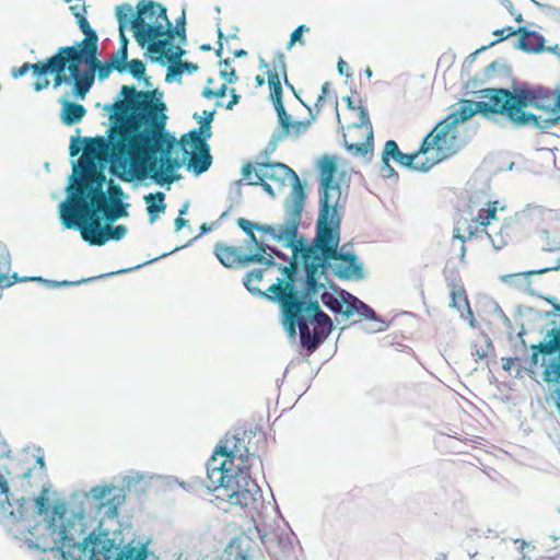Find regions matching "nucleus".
Here are the masks:
<instances>
[{
  "label": "nucleus",
  "mask_w": 560,
  "mask_h": 560,
  "mask_svg": "<svg viewBox=\"0 0 560 560\" xmlns=\"http://www.w3.org/2000/svg\"><path fill=\"white\" fill-rule=\"evenodd\" d=\"M67 69L70 72L68 78L70 81L73 80V95L78 98H84L89 93L95 80V71H97L98 79L104 80L114 70L108 61L101 62L97 59V54L92 59L89 54H84L81 57V63L75 66V70L72 61L68 62Z\"/></svg>",
  "instance_id": "obj_13"
},
{
  "label": "nucleus",
  "mask_w": 560,
  "mask_h": 560,
  "mask_svg": "<svg viewBox=\"0 0 560 560\" xmlns=\"http://www.w3.org/2000/svg\"><path fill=\"white\" fill-rule=\"evenodd\" d=\"M66 67L63 60L57 54L47 58L44 61L36 63L25 62L20 67L13 68L11 75L14 79L23 77L27 71L32 70L33 74L37 78L33 88L36 92L47 89L50 81L46 78L48 73L54 74V88H58L63 83H70V79L66 75Z\"/></svg>",
  "instance_id": "obj_15"
},
{
  "label": "nucleus",
  "mask_w": 560,
  "mask_h": 560,
  "mask_svg": "<svg viewBox=\"0 0 560 560\" xmlns=\"http://www.w3.org/2000/svg\"><path fill=\"white\" fill-rule=\"evenodd\" d=\"M323 304L334 313H341L342 300L340 301L330 292H324L320 295Z\"/></svg>",
  "instance_id": "obj_40"
},
{
  "label": "nucleus",
  "mask_w": 560,
  "mask_h": 560,
  "mask_svg": "<svg viewBox=\"0 0 560 560\" xmlns=\"http://www.w3.org/2000/svg\"><path fill=\"white\" fill-rule=\"evenodd\" d=\"M518 95L523 96L524 109L533 107L544 110L547 114L546 118L535 115L536 122H530L529 126L537 129H548L560 121V92L545 88V86H522L516 88Z\"/></svg>",
  "instance_id": "obj_11"
},
{
  "label": "nucleus",
  "mask_w": 560,
  "mask_h": 560,
  "mask_svg": "<svg viewBox=\"0 0 560 560\" xmlns=\"http://www.w3.org/2000/svg\"><path fill=\"white\" fill-rule=\"evenodd\" d=\"M520 34V48L528 52H536L541 49L544 44V37L541 35H539L536 32L527 31L525 28H522V32Z\"/></svg>",
  "instance_id": "obj_26"
},
{
  "label": "nucleus",
  "mask_w": 560,
  "mask_h": 560,
  "mask_svg": "<svg viewBox=\"0 0 560 560\" xmlns=\"http://www.w3.org/2000/svg\"><path fill=\"white\" fill-rule=\"evenodd\" d=\"M497 212L498 201L488 202L486 208H482L478 211L475 221L478 224V229L481 228L482 231L486 232L492 245L500 249L508 243L511 234L509 232L508 225L501 226L500 232L497 235H492L491 232L487 231V226L490 225L491 221L497 219Z\"/></svg>",
  "instance_id": "obj_22"
},
{
  "label": "nucleus",
  "mask_w": 560,
  "mask_h": 560,
  "mask_svg": "<svg viewBox=\"0 0 560 560\" xmlns=\"http://www.w3.org/2000/svg\"><path fill=\"white\" fill-rule=\"evenodd\" d=\"M451 156L450 151L440 145L434 135L430 131L422 140L420 148L412 153L399 155L398 164L427 172L434 165Z\"/></svg>",
  "instance_id": "obj_16"
},
{
  "label": "nucleus",
  "mask_w": 560,
  "mask_h": 560,
  "mask_svg": "<svg viewBox=\"0 0 560 560\" xmlns=\"http://www.w3.org/2000/svg\"><path fill=\"white\" fill-rule=\"evenodd\" d=\"M478 233L479 229L475 219L460 218L454 226L453 240H458L464 243L466 240L471 238Z\"/></svg>",
  "instance_id": "obj_24"
},
{
  "label": "nucleus",
  "mask_w": 560,
  "mask_h": 560,
  "mask_svg": "<svg viewBox=\"0 0 560 560\" xmlns=\"http://www.w3.org/2000/svg\"><path fill=\"white\" fill-rule=\"evenodd\" d=\"M226 552V560H250V557L240 546H231Z\"/></svg>",
  "instance_id": "obj_44"
},
{
  "label": "nucleus",
  "mask_w": 560,
  "mask_h": 560,
  "mask_svg": "<svg viewBox=\"0 0 560 560\" xmlns=\"http://www.w3.org/2000/svg\"><path fill=\"white\" fill-rule=\"evenodd\" d=\"M237 225L238 228H241L249 237V242L255 245L257 252L256 253H261L262 255H265L267 253V249H268V246L265 245L264 243H260L256 235L254 234L253 232V229H256V230H259L261 232H264L261 230V228H264L265 225H258V224H254L252 222H249L248 220L244 219V218H238L237 219Z\"/></svg>",
  "instance_id": "obj_30"
},
{
  "label": "nucleus",
  "mask_w": 560,
  "mask_h": 560,
  "mask_svg": "<svg viewBox=\"0 0 560 560\" xmlns=\"http://www.w3.org/2000/svg\"><path fill=\"white\" fill-rule=\"evenodd\" d=\"M545 270H539V271H527V272H521V273H517L516 276H522L524 278H529L530 276H534V275H539V273H542Z\"/></svg>",
  "instance_id": "obj_59"
},
{
  "label": "nucleus",
  "mask_w": 560,
  "mask_h": 560,
  "mask_svg": "<svg viewBox=\"0 0 560 560\" xmlns=\"http://www.w3.org/2000/svg\"><path fill=\"white\" fill-rule=\"evenodd\" d=\"M128 69L133 78L140 79L144 77L145 65L140 59H132L128 63Z\"/></svg>",
  "instance_id": "obj_42"
},
{
  "label": "nucleus",
  "mask_w": 560,
  "mask_h": 560,
  "mask_svg": "<svg viewBox=\"0 0 560 560\" xmlns=\"http://www.w3.org/2000/svg\"><path fill=\"white\" fill-rule=\"evenodd\" d=\"M295 43H299L301 45L305 44L304 39L302 38V34L298 30H294L292 32L291 37H290V42L288 44V49H290Z\"/></svg>",
  "instance_id": "obj_50"
},
{
  "label": "nucleus",
  "mask_w": 560,
  "mask_h": 560,
  "mask_svg": "<svg viewBox=\"0 0 560 560\" xmlns=\"http://www.w3.org/2000/svg\"><path fill=\"white\" fill-rule=\"evenodd\" d=\"M521 32H522V28L515 30L512 26H506V27H503L501 30H495L493 32V34L495 36H498L499 38L497 40H494L493 43H491V45H494L495 43H499V42H501L503 39H506V38H509V37H511L513 35H516V34H518Z\"/></svg>",
  "instance_id": "obj_43"
},
{
  "label": "nucleus",
  "mask_w": 560,
  "mask_h": 560,
  "mask_svg": "<svg viewBox=\"0 0 560 560\" xmlns=\"http://www.w3.org/2000/svg\"><path fill=\"white\" fill-rule=\"evenodd\" d=\"M12 282L7 279L5 276L0 277V285L1 287H9Z\"/></svg>",
  "instance_id": "obj_60"
},
{
  "label": "nucleus",
  "mask_w": 560,
  "mask_h": 560,
  "mask_svg": "<svg viewBox=\"0 0 560 560\" xmlns=\"http://www.w3.org/2000/svg\"><path fill=\"white\" fill-rule=\"evenodd\" d=\"M70 10L77 20L84 18L86 14V7L84 4H73L70 7Z\"/></svg>",
  "instance_id": "obj_49"
},
{
  "label": "nucleus",
  "mask_w": 560,
  "mask_h": 560,
  "mask_svg": "<svg viewBox=\"0 0 560 560\" xmlns=\"http://www.w3.org/2000/svg\"><path fill=\"white\" fill-rule=\"evenodd\" d=\"M256 529L261 544L271 557L280 559L292 550L293 545L291 537L283 533V530L279 528L262 530L258 526Z\"/></svg>",
  "instance_id": "obj_21"
},
{
  "label": "nucleus",
  "mask_w": 560,
  "mask_h": 560,
  "mask_svg": "<svg viewBox=\"0 0 560 560\" xmlns=\"http://www.w3.org/2000/svg\"><path fill=\"white\" fill-rule=\"evenodd\" d=\"M203 114L206 115V117L201 121L200 129H202L205 131H211L210 130V125H211V121L213 119V114L214 113L213 112H210V113L203 112Z\"/></svg>",
  "instance_id": "obj_51"
},
{
  "label": "nucleus",
  "mask_w": 560,
  "mask_h": 560,
  "mask_svg": "<svg viewBox=\"0 0 560 560\" xmlns=\"http://www.w3.org/2000/svg\"><path fill=\"white\" fill-rule=\"evenodd\" d=\"M259 185L264 188V190L266 192H268L270 196L275 197V191H273L271 185L269 183H267V180L261 182V184H259Z\"/></svg>",
  "instance_id": "obj_58"
},
{
  "label": "nucleus",
  "mask_w": 560,
  "mask_h": 560,
  "mask_svg": "<svg viewBox=\"0 0 560 560\" xmlns=\"http://www.w3.org/2000/svg\"><path fill=\"white\" fill-rule=\"evenodd\" d=\"M212 162L210 149L199 150L198 153H194L189 159L188 168H191L197 175L206 172Z\"/></svg>",
  "instance_id": "obj_29"
},
{
  "label": "nucleus",
  "mask_w": 560,
  "mask_h": 560,
  "mask_svg": "<svg viewBox=\"0 0 560 560\" xmlns=\"http://www.w3.org/2000/svg\"><path fill=\"white\" fill-rule=\"evenodd\" d=\"M156 91L141 94L147 101L143 128L140 129L137 149V166L140 174L131 168L129 182L132 179L144 180L151 178L160 186L170 185L179 179L175 172L180 167V162L172 158L171 151L174 140L164 133L166 116L165 104L155 97Z\"/></svg>",
  "instance_id": "obj_4"
},
{
  "label": "nucleus",
  "mask_w": 560,
  "mask_h": 560,
  "mask_svg": "<svg viewBox=\"0 0 560 560\" xmlns=\"http://www.w3.org/2000/svg\"><path fill=\"white\" fill-rule=\"evenodd\" d=\"M48 491L43 490L39 495L35 499V506H36V513L39 516H44L46 521V529H47V536H38L35 537V546L37 549H40L42 551H52L55 549H60L57 546V537L65 534V529L60 528L57 530L58 523H62L63 518L66 516V506L63 503H56L54 504L51 511L48 509Z\"/></svg>",
  "instance_id": "obj_14"
},
{
  "label": "nucleus",
  "mask_w": 560,
  "mask_h": 560,
  "mask_svg": "<svg viewBox=\"0 0 560 560\" xmlns=\"http://www.w3.org/2000/svg\"><path fill=\"white\" fill-rule=\"evenodd\" d=\"M180 63V67L184 71H189V72H192V71H196L198 69V66L196 63H192V62H183V61H179Z\"/></svg>",
  "instance_id": "obj_55"
},
{
  "label": "nucleus",
  "mask_w": 560,
  "mask_h": 560,
  "mask_svg": "<svg viewBox=\"0 0 560 560\" xmlns=\"http://www.w3.org/2000/svg\"><path fill=\"white\" fill-rule=\"evenodd\" d=\"M189 140L192 147L199 151L202 149H209L207 140L211 137V131H205L202 129H195L188 133Z\"/></svg>",
  "instance_id": "obj_35"
},
{
  "label": "nucleus",
  "mask_w": 560,
  "mask_h": 560,
  "mask_svg": "<svg viewBox=\"0 0 560 560\" xmlns=\"http://www.w3.org/2000/svg\"><path fill=\"white\" fill-rule=\"evenodd\" d=\"M255 81L258 86H261L265 83V78L262 75H257Z\"/></svg>",
  "instance_id": "obj_62"
},
{
  "label": "nucleus",
  "mask_w": 560,
  "mask_h": 560,
  "mask_svg": "<svg viewBox=\"0 0 560 560\" xmlns=\"http://www.w3.org/2000/svg\"><path fill=\"white\" fill-rule=\"evenodd\" d=\"M359 122L350 124L343 131V145L353 156H366L369 160L373 150V129L369 114L364 107H359Z\"/></svg>",
  "instance_id": "obj_17"
},
{
  "label": "nucleus",
  "mask_w": 560,
  "mask_h": 560,
  "mask_svg": "<svg viewBox=\"0 0 560 560\" xmlns=\"http://www.w3.org/2000/svg\"><path fill=\"white\" fill-rule=\"evenodd\" d=\"M222 68L220 70L221 77L226 81V83H234L237 81V75L235 69L231 66L228 59L221 62Z\"/></svg>",
  "instance_id": "obj_41"
},
{
  "label": "nucleus",
  "mask_w": 560,
  "mask_h": 560,
  "mask_svg": "<svg viewBox=\"0 0 560 560\" xmlns=\"http://www.w3.org/2000/svg\"><path fill=\"white\" fill-rule=\"evenodd\" d=\"M287 121H288V126H281L282 128V131L284 132V135H294V136H300L301 133L305 132L311 122L310 121H291L290 119V116L289 114L287 113Z\"/></svg>",
  "instance_id": "obj_38"
},
{
  "label": "nucleus",
  "mask_w": 560,
  "mask_h": 560,
  "mask_svg": "<svg viewBox=\"0 0 560 560\" xmlns=\"http://www.w3.org/2000/svg\"><path fill=\"white\" fill-rule=\"evenodd\" d=\"M231 93V101L226 104L228 109H232L235 104L240 101V95L236 94L235 89L230 90Z\"/></svg>",
  "instance_id": "obj_53"
},
{
  "label": "nucleus",
  "mask_w": 560,
  "mask_h": 560,
  "mask_svg": "<svg viewBox=\"0 0 560 560\" xmlns=\"http://www.w3.org/2000/svg\"><path fill=\"white\" fill-rule=\"evenodd\" d=\"M214 254L219 261L228 268L238 266H246L253 262L262 264L266 266L275 265L273 257L268 254L267 256L261 253L245 255L240 247L230 246L224 243H217L214 246Z\"/></svg>",
  "instance_id": "obj_20"
},
{
  "label": "nucleus",
  "mask_w": 560,
  "mask_h": 560,
  "mask_svg": "<svg viewBox=\"0 0 560 560\" xmlns=\"http://www.w3.org/2000/svg\"><path fill=\"white\" fill-rule=\"evenodd\" d=\"M346 102H347L348 108L359 112V107L360 106H354L353 103H352L351 97H347Z\"/></svg>",
  "instance_id": "obj_61"
},
{
  "label": "nucleus",
  "mask_w": 560,
  "mask_h": 560,
  "mask_svg": "<svg viewBox=\"0 0 560 560\" xmlns=\"http://www.w3.org/2000/svg\"><path fill=\"white\" fill-rule=\"evenodd\" d=\"M130 28L138 45L147 47L154 61H168L179 59L184 50L174 46L172 40L175 35L185 39V13L177 20L173 27L166 15V9L152 0H140L137 4V14L130 18Z\"/></svg>",
  "instance_id": "obj_6"
},
{
  "label": "nucleus",
  "mask_w": 560,
  "mask_h": 560,
  "mask_svg": "<svg viewBox=\"0 0 560 560\" xmlns=\"http://www.w3.org/2000/svg\"><path fill=\"white\" fill-rule=\"evenodd\" d=\"M355 302H361L358 298L348 292H342V310L341 314L349 318L359 312V305Z\"/></svg>",
  "instance_id": "obj_36"
},
{
  "label": "nucleus",
  "mask_w": 560,
  "mask_h": 560,
  "mask_svg": "<svg viewBox=\"0 0 560 560\" xmlns=\"http://www.w3.org/2000/svg\"><path fill=\"white\" fill-rule=\"evenodd\" d=\"M516 359L514 358H502V368L505 371H511L512 366L514 365Z\"/></svg>",
  "instance_id": "obj_54"
},
{
  "label": "nucleus",
  "mask_w": 560,
  "mask_h": 560,
  "mask_svg": "<svg viewBox=\"0 0 560 560\" xmlns=\"http://www.w3.org/2000/svg\"><path fill=\"white\" fill-rule=\"evenodd\" d=\"M147 556L148 551L145 546L139 548L127 546L121 549L115 560H145Z\"/></svg>",
  "instance_id": "obj_33"
},
{
  "label": "nucleus",
  "mask_w": 560,
  "mask_h": 560,
  "mask_svg": "<svg viewBox=\"0 0 560 560\" xmlns=\"http://www.w3.org/2000/svg\"><path fill=\"white\" fill-rule=\"evenodd\" d=\"M226 90H228L226 83H223L222 85L217 88V86H214V79L210 78L207 81V85L202 92V95L209 100L218 98V97L224 96L226 93Z\"/></svg>",
  "instance_id": "obj_39"
},
{
  "label": "nucleus",
  "mask_w": 560,
  "mask_h": 560,
  "mask_svg": "<svg viewBox=\"0 0 560 560\" xmlns=\"http://www.w3.org/2000/svg\"><path fill=\"white\" fill-rule=\"evenodd\" d=\"M10 259L9 250L3 242L0 241V264H8Z\"/></svg>",
  "instance_id": "obj_52"
},
{
  "label": "nucleus",
  "mask_w": 560,
  "mask_h": 560,
  "mask_svg": "<svg viewBox=\"0 0 560 560\" xmlns=\"http://www.w3.org/2000/svg\"><path fill=\"white\" fill-rule=\"evenodd\" d=\"M122 196H124V191L119 185H112L109 187L108 200H121Z\"/></svg>",
  "instance_id": "obj_48"
},
{
  "label": "nucleus",
  "mask_w": 560,
  "mask_h": 560,
  "mask_svg": "<svg viewBox=\"0 0 560 560\" xmlns=\"http://www.w3.org/2000/svg\"><path fill=\"white\" fill-rule=\"evenodd\" d=\"M72 201L66 210H60L61 222L67 229H78L89 244L102 246L109 240L119 241L126 235L125 225H102L101 217L95 215L88 201L80 196L72 198Z\"/></svg>",
  "instance_id": "obj_9"
},
{
  "label": "nucleus",
  "mask_w": 560,
  "mask_h": 560,
  "mask_svg": "<svg viewBox=\"0 0 560 560\" xmlns=\"http://www.w3.org/2000/svg\"><path fill=\"white\" fill-rule=\"evenodd\" d=\"M127 58H128L127 48L125 46H120V48L110 57L108 62L110 63V66L114 70H117L118 72H122L126 70V67H127Z\"/></svg>",
  "instance_id": "obj_37"
},
{
  "label": "nucleus",
  "mask_w": 560,
  "mask_h": 560,
  "mask_svg": "<svg viewBox=\"0 0 560 560\" xmlns=\"http://www.w3.org/2000/svg\"><path fill=\"white\" fill-rule=\"evenodd\" d=\"M401 151L398 148V144L394 140H388L385 143L383 154H382V163L385 168H387L390 173L394 171L389 164L390 159L395 162H398L399 155Z\"/></svg>",
  "instance_id": "obj_32"
},
{
  "label": "nucleus",
  "mask_w": 560,
  "mask_h": 560,
  "mask_svg": "<svg viewBox=\"0 0 560 560\" xmlns=\"http://www.w3.org/2000/svg\"><path fill=\"white\" fill-rule=\"evenodd\" d=\"M328 88H329L328 82H325V83L322 85V94L317 97L316 106H318L320 103H323V102H324V95L327 93Z\"/></svg>",
  "instance_id": "obj_56"
},
{
  "label": "nucleus",
  "mask_w": 560,
  "mask_h": 560,
  "mask_svg": "<svg viewBox=\"0 0 560 560\" xmlns=\"http://www.w3.org/2000/svg\"><path fill=\"white\" fill-rule=\"evenodd\" d=\"M472 558H474L475 560H493V558L488 557V556H482V557H479V558H478V557H477V555H474V556H472Z\"/></svg>",
  "instance_id": "obj_64"
},
{
  "label": "nucleus",
  "mask_w": 560,
  "mask_h": 560,
  "mask_svg": "<svg viewBox=\"0 0 560 560\" xmlns=\"http://www.w3.org/2000/svg\"><path fill=\"white\" fill-rule=\"evenodd\" d=\"M106 176L93 161H83L81 163V177L75 179L74 185L68 195L66 201L60 206V210H66L67 206L72 205V198L80 196L95 215L103 213L108 223L127 217V205L122 200H108V196L103 190Z\"/></svg>",
  "instance_id": "obj_8"
},
{
  "label": "nucleus",
  "mask_w": 560,
  "mask_h": 560,
  "mask_svg": "<svg viewBox=\"0 0 560 560\" xmlns=\"http://www.w3.org/2000/svg\"><path fill=\"white\" fill-rule=\"evenodd\" d=\"M340 218L317 221L316 247L302 249L305 282L296 284L298 265L293 260L281 271L283 279L271 284L264 296L280 307L282 324L291 336L300 330L302 347L313 351L330 334L332 322L318 304L316 295L324 284L319 282L325 271V260L332 259V269L340 279H360L362 266L353 254L338 253Z\"/></svg>",
  "instance_id": "obj_1"
},
{
  "label": "nucleus",
  "mask_w": 560,
  "mask_h": 560,
  "mask_svg": "<svg viewBox=\"0 0 560 560\" xmlns=\"http://www.w3.org/2000/svg\"><path fill=\"white\" fill-rule=\"evenodd\" d=\"M267 82L269 86V100L272 102L275 110L278 115L279 125L288 126L287 110L282 102V84L281 79L284 80L285 84L294 91L292 84L289 83L287 78V67L283 57L280 56L278 62H275L271 68H268Z\"/></svg>",
  "instance_id": "obj_19"
},
{
  "label": "nucleus",
  "mask_w": 560,
  "mask_h": 560,
  "mask_svg": "<svg viewBox=\"0 0 560 560\" xmlns=\"http://www.w3.org/2000/svg\"><path fill=\"white\" fill-rule=\"evenodd\" d=\"M9 487L4 478L0 475V494H7Z\"/></svg>",
  "instance_id": "obj_57"
},
{
  "label": "nucleus",
  "mask_w": 560,
  "mask_h": 560,
  "mask_svg": "<svg viewBox=\"0 0 560 560\" xmlns=\"http://www.w3.org/2000/svg\"><path fill=\"white\" fill-rule=\"evenodd\" d=\"M295 30L300 31V33L303 34L304 32H308L310 27H307L306 25L302 24L299 27H296Z\"/></svg>",
  "instance_id": "obj_63"
},
{
  "label": "nucleus",
  "mask_w": 560,
  "mask_h": 560,
  "mask_svg": "<svg viewBox=\"0 0 560 560\" xmlns=\"http://www.w3.org/2000/svg\"><path fill=\"white\" fill-rule=\"evenodd\" d=\"M175 60L176 59L171 61L172 65L167 69V73H166V78H165L166 81H171L174 77L180 75L184 72V70L180 67L179 61L175 63Z\"/></svg>",
  "instance_id": "obj_47"
},
{
  "label": "nucleus",
  "mask_w": 560,
  "mask_h": 560,
  "mask_svg": "<svg viewBox=\"0 0 560 560\" xmlns=\"http://www.w3.org/2000/svg\"><path fill=\"white\" fill-rule=\"evenodd\" d=\"M254 459L244 436L225 434L207 464L210 483L218 490L217 499L243 511L257 508L261 491L249 474Z\"/></svg>",
  "instance_id": "obj_3"
},
{
  "label": "nucleus",
  "mask_w": 560,
  "mask_h": 560,
  "mask_svg": "<svg viewBox=\"0 0 560 560\" xmlns=\"http://www.w3.org/2000/svg\"><path fill=\"white\" fill-rule=\"evenodd\" d=\"M62 108L60 113L61 120L65 125L71 126L81 121L85 116L86 109L83 105L70 101H61Z\"/></svg>",
  "instance_id": "obj_23"
},
{
  "label": "nucleus",
  "mask_w": 560,
  "mask_h": 560,
  "mask_svg": "<svg viewBox=\"0 0 560 560\" xmlns=\"http://www.w3.org/2000/svg\"><path fill=\"white\" fill-rule=\"evenodd\" d=\"M481 101H462L459 108L440 121L431 132L440 145L454 153L453 145L456 139V126L480 113L483 116H504L514 127H527L536 122L535 114L524 110L523 96L518 95L516 88L508 89H483L479 92Z\"/></svg>",
  "instance_id": "obj_5"
},
{
  "label": "nucleus",
  "mask_w": 560,
  "mask_h": 560,
  "mask_svg": "<svg viewBox=\"0 0 560 560\" xmlns=\"http://www.w3.org/2000/svg\"><path fill=\"white\" fill-rule=\"evenodd\" d=\"M187 210H188V203L186 202L180 208L179 215L174 221V226H175L176 232L180 231L183 228H185L187 225L188 221L183 218V215L187 213Z\"/></svg>",
  "instance_id": "obj_45"
},
{
  "label": "nucleus",
  "mask_w": 560,
  "mask_h": 560,
  "mask_svg": "<svg viewBox=\"0 0 560 560\" xmlns=\"http://www.w3.org/2000/svg\"><path fill=\"white\" fill-rule=\"evenodd\" d=\"M132 16V7L129 3H122L116 8V18L119 25V36L121 46L127 48L128 39L125 36V30L130 25V18Z\"/></svg>",
  "instance_id": "obj_28"
},
{
  "label": "nucleus",
  "mask_w": 560,
  "mask_h": 560,
  "mask_svg": "<svg viewBox=\"0 0 560 560\" xmlns=\"http://www.w3.org/2000/svg\"><path fill=\"white\" fill-rule=\"evenodd\" d=\"M450 305L460 313H463L465 310H469V302L466 295V291L462 285L452 284Z\"/></svg>",
  "instance_id": "obj_31"
},
{
  "label": "nucleus",
  "mask_w": 560,
  "mask_h": 560,
  "mask_svg": "<svg viewBox=\"0 0 560 560\" xmlns=\"http://www.w3.org/2000/svg\"><path fill=\"white\" fill-rule=\"evenodd\" d=\"M77 23H78L81 32L85 36L84 39L73 46L60 47L56 52L59 56V58L61 57V59L63 60V65L66 68L68 66V62L72 61V66H73L74 70H75V66L78 63H81V57L84 54H89L90 59L94 58V55L97 54V43H98V37H97L96 33L92 30V27L85 16L78 19Z\"/></svg>",
  "instance_id": "obj_18"
},
{
  "label": "nucleus",
  "mask_w": 560,
  "mask_h": 560,
  "mask_svg": "<svg viewBox=\"0 0 560 560\" xmlns=\"http://www.w3.org/2000/svg\"><path fill=\"white\" fill-rule=\"evenodd\" d=\"M355 303L359 305L358 314L361 317L366 318V319L375 318V312L369 305H366L362 301L361 302H355Z\"/></svg>",
  "instance_id": "obj_46"
},
{
  "label": "nucleus",
  "mask_w": 560,
  "mask_h": 560,
  "mask_svg": "<svg viewBox=\"0 0 560 560\" xmlns=\"http://www.w3.org/2000/svg\"><path fill=\"white\" fill-rule=\"evenodd\" d=\"M261 166L265 180H270L280 187H283L288 180L292 185L290 198L285 203L287 218L284 223L278 226H264L261 230L277 242L282 243L285 247L292 248L295 255L298 252L295 244L298 229L301 223L302 210L306 197L303 185L298 174L288 165L270 163L267 153L262 154Z\"/></svg>",
  "instance_id": "obj_7"
},
{
  "label": "nucleus",
  "mask_w": 560,
  "mask_h": 560,
  "mask_svg": "<svg viewBox=\"0 0 560 560\" xmlns=\"http://www.w3.org/2000/svg\"><path fill=\"white\" fill-rule=\"evenodd\" d=\"M149 92L138 91L133 85L121 86L120 94L124 100L113 105L114 113L110 115L112 126L107 139L85 138L84 155L92 159H83L80 163L94 162L95 159L103 161L108 155L112 172L118 174L121 180L129 182L131 168L136 174H140V168L137 166L138 138L140 129L143 128L148 101L141 94H149ZM79 167L81 168V164Z\"/></svg>",
  "instance_id": "obj_2"
},
{
  "label": "nucleus",
  "mask_w": 560,
  "mask_h": 560,
  "mask_svg": "<svg viewBox=\"0 0 560 560\" xmlns=\"http://www.w3.org/2000/svg\"><path fill=\"white\" fill-rule=\"evenodd\" d=\"M144 200L147 203V212L149 214L150 222L153 223L159 213H163L166 209L165 194L162 191H158L155 194H149L144 196Z\"/></svg>",
  "instance_id": "obj_25"
},
{
  "label": "nucleus",
  "mask_w": 560,
  "mask_h": 560,
  "mask_svg": "<svg viewBox=\"0 0 560 560\" xmlns=\"http://www.w3.org/2000/svg\"><path fill=\"white\" fill-rule=\"evenodd\" d=\"M264 270L261 269H255L249 271L245 279H244V285L246 289L253 293H262L259 284L264 278Z\"/></svg>",
  "instance_id": "obj_34"
},
{
  "label": "nucleus",
  "mask_w": 560,
  "mask_h": 560,
  "mask_svg": "<svg viewBox=\"0 0 560 560\" xmlns=\"http://www.w3.org/2000/svg\"><path fill=\"white\" fill-rule=\"evenodd\" d=\"M261 160L255 163L247 162L242 167L243 179L248 185H258L265 180L264 172L261 171Z\"/></svg>",
  "instance_id": "obj_27"
},
{
  "label": "nucleus",
  "mask_w": 560,
  "mask_h": 560,
  "mask_svg": "<svg viewBox=\"0 0 560 560\" xmlns=\"http://www.w3.org/2000/svg\"><path fill=\"white\" fill-rule=\"evenodd\" d=\"M532 355L529 358L530 368H537L539 355L548 357L542 366V380L547 384L558 385L552 390L551 396L555 405L560 412V326L548 329L542 341L530 346Z\"/></svg>",
  "instance_id": "obj_10"
},
{
  "label": "nucleus",
  "mask_w": 560,
  "mask_h": 560,
  "mask_svg": "<svg viewBox=\"0 0 560 560\" xmlns=\"http://www.w3.org/2000/svg\"><path fill=\"white\" fill-rule=\"evenodd\" d=\"M337 171L336 162L330 156H324L319 163L320 176V210L317 221H325L340 218L339 203L341 197L340 186L334 182Z\"/></svg>",
  "instance_id": "obj_12"
}]
</instances>
